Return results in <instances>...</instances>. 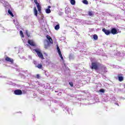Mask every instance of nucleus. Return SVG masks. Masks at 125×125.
Returning <instances> with one entry per match:
<instances>
[{"mask_svg":"<svg viewBox=\"0 0 125 125\" xmlns=\"http://www.w3.org/2000/svg\"><path fill=\"white\" fill-rule=\"evenodd\" d=\"M47 40L44 42V47L46 49L49 48L51 44L53 43V42H52V39L49 35L46 36Z\"/></svg>","mask_w":125,"mask_h":125,"instance_id":"nucleus-1","label":"nucleus"},{"mask_svg":"<svg viewBox=\"0 0 125 125\" xmlns=\"http://www.w3.org/2000/svg\"><path fill=\"white\" fill-rule=\"evenodd\" d=\"M100 66H101L100 63L98 62H92V64L90 67L92 69H94L95 70H98V67H100Z\"/></svg>","mask_w":125,"mask_h":125,"instance_id":"nucleus-2","label":"nucleus"},{"mask_svg":"<svg viewBox=\"0 0 125 125\" xmlns=\"http://www.w3.org/2000/svg\"><path fill=\"white\" fill-rule=\"evenodd\" d=\"M35 51L36 52L38 57L39 58H41V59H44L43 58V55H42V51L40 49H34Z\"/></svg>","mask_w":125,"mask_h":125,"instance_id":"nucleus-3","label":"nucleus"},{"mask_svg":"<svg viewBox=\"0 0 125 125\" xmlns=\"http://www.w3.org/2000/svg\"><path fill=\"white\" fill-rule=\"evenodd\" d=\"M0 2H1V3H2L3 5L5 7L6 10H7V9H8V8H9V4H8V2H7V1H5V0H0Z\"/></svg>","mask_w":125,"mask_h":125,"instance_id":"nucleus-4","label":"nucleus"},{"mask_svg":"<svg viewBox=\"0 0 125 125\" xmlns=\"http://www.w3.org/2000/svg\"><path fill=\"white\" fill-rule=\"evenodd\" d=\"M60 106L61 107H62L63 110L65 111V113H68L69 114H70V113L69 112V109H68V107L66 106V105H63V104L61 103Z\"/></svg>","mask_w":125,"mask_h":125,"instance_id":"nucleus-5","label":"nucleus"},{"mask_svg":"<svg viewBox=\"0 0 125 125\" xmlns=\"http://www.w3.org/2000/svg\"><path fill=\"white\" fill-rule=\"evenodd\" d=\"M14 94H15V95H22L23 92H22V90L20 89H16L14 90Z\"/></svg>","mask_w":125,"mask_h":125,"instance_id":"nucleus-6","label":"nucleus"},{"mask_svg":"<svg viewBox=\"0 0 125 125\" xmlns=\"http://www.w3.org/2000/svg\"><path fill=\"white\" fill-rule=\"evenodd\" d=\"M57 49L58 51V53L59 55H60V57H61L62 60H64V59L63 58V56H62V53H61V51L60 50V48H59V46L58 45H57Z\"/></svg>","mask_w":125,"mask_h":125,"instance_id":"nucleus-7","label":"nucleus"},{"mask_svg":"<svg viewBox=\"0 0 125 125\" xmlns=\"http://www.w3.org/2000/svg\"><path fill=\"white\" fill-rule=\"evenodd\" d=\"M101 68L102 72L104 73H107V68H106V66L104 65H101Z\"/></svg>","mask_w":125,"mask_h":125,"instance_id":"nucleus-8","label":"nucleus"},{"mask_svg":"<svg viewBox=\"0 0 125 125\" xmlns=\"http://www.w3.org/2000/svg\"><path fill=\"white\" fill-rule=\"evenodd\" d=\"M110 33H111L112 35H117V34H118V30H117L116 28H113L111 29Z\"/></svg>","mask_w":125,"mask_h":125,"instance_id":"nucleus-9","label":"nucleus"},{"mask_svg":"<svg viewBox=\"0 0 125 125\" xmlns=\"http://www.w3.org/2000/svg\"><path fill=\"white\" fill-rule=\"evenodd\" d=\"M102 31L104 33V34H105V35H106V36H109V34H111V31L106 29L105 28L103 29Z\"/></svg>","mask_w":125,"mask_h":125,"instance_id":"nucleus-10","label":"nucleus"},{"mask_svg":"<svg viewBox=\"0 0 125 125\" xmlns=\"http://www.w3.org/2000/svg\"><path fill=\"white\" fill-rule=\"evenodd\" d=\"M121 76H123V74H119L118 75V80L119 82H123L124 81V77Z\"/></svg>","mask_w":125,"mask_h":125,"instance_id":"nucleus-11","label":"nucleus"},{"mask_svg":"<svg viewBox=\"0 0 125 125\" xmlns=\"http://www.w3.org/2000/svg\"><path fill=\"white\" fill-rule=\"evenodd\" d=\"M28 42L31 46H36V43L33 42V40H28Z\"/></svg>","mask_w":125,"mask_h":125,"instance_id":"nucleus-12","label":"nucleus"},{"mask_svg":"<svg viewBox=\"0 0 125 125\" xmlns=\"http://www.w3.org/2000/svg\"><path fill=\"white\" fill-rule=\"evenodd\" d=\"M83 43H79L77 44V47L75 48H78V49H81V48H83Z\"/></svg>","mask_w":125,"mask_h":125,"instance_id":"nucleus-13","label":"nucleus"},{"mask_svg":"<svg viewBox=\"0 0 125 125\" xmlns=\"http://www.w3.org/2000/svg\"><path fill=\"white\" fill-rule=\"evenodd\" d=\"M5 60H6V61H7V62H10L11 64H13V59L10 58L8 57H7L5 58Z\"/></svg>","mask_w":125,"mask_h":125,"instance_id":"nucleus-14","label":"nucleus"},{"mask_svg":"<svg viewBox=\"0 0 125 125\" xmlns=\"http://www.w3.org/2000/svg\"><path fill=\"white\" fill-rule=\"evenodd\" d=\"M65 12L66 14H69V13L71 12V9H70V8H69L68 7H66L65 8Z\"/></svg>","mask_w":125,"mask_h":125,"instance_id":"nucleus-15","label":"nucleus"},{"mask_svg":"<svg viewBox=\"0 0 125 125\" xmlns=\"http://www.w3.org/2000/svg\"><path fill=\"white\" fill-rule=\"evenodd\" d=\"M34 15L38 17V10H37V8L36 7L34 8Z\"/></svg>","mask_w":125,"mask_h":125,"instance_id":"nucleus-16","label":"nucleus"},{"mask_svg":"<svg viewBox=\"0 0 125 125\" xmlns=\"http://www.w3.org/2000/svg\"><path fill=\"white\" fill-rule=\"evenodd\" d=\"M93 39H94V41H97L98 40V36L96 34H94L93 36Z\"/></svg>","mask_w":125,"mask_h":125,"instance_id":"nucleus-17","label":"nucleus"},{"mask_svg":"<svg viewBox=\"0 0 125 125\" xmlns=\"http://www.w3.org/2000/svg\"><path fill=\"white\" fill-rule=\"evenodd\" d=\"M35 67L36 68H38V69H42V65L39 63L38 65H36Z\"/></svg>","mask_w":125,"mask_h":125,"instance_id":"nucleus-18","label":"nucleus"},{"mask_svg":"<svg viewBox=\"0 0 125 125\" xmlns=\"http://www.w3.org/2000/svg\"><path fill=\"white\" fill-rule=\"evenodd\" d=\"M8 13H9V14L10 15H11V16H12V17H13L14 16L13 15V13H12V12H11V11H10V9H8Z\"/></svg>","mask_w":125,"mask_h":125,"instance_id":"nucleus-19","label":"nucleus"},{"mask_svg":"<svg viewBox=\"0 0 125 125\" xmlns=\"http://www.w3.org/2000/svg\"><path fill=\"white\" fill-rule=\"evenodd\" d=\"M59 29H60V26L59 25V24H57L55 26V30H56L57 31H58V30H59Z\"/></svg>","mask_w":125,"mask_h":125,"instance_id":"nucleus-20","label":"nucleus"},{"mask_svg":"<svg viewBox=\"0 0 125 125\" xmlns=\"http://www.w3.org/2000/svg\"><path fill=\"white\" fill-rule=\"evenodd\" d=\"M70 3L72 5L76 4V1L75 0H70Z\"/></svg>","mask_w":125,"mask_h":125,"instance_id":"nucleus-21","label":"nucleus"},{"mask_svg":"<svg viewBox=\"0 0 125 125\" xmlns=\"http://www.w3.org/2000/svg\"><path fill=\"white\" fill-rule=\"evenodd\" d=\"M45 12L48 14L51 12V10H50V9H46Z\"/></svg>","mask_w":125,"mask_h":125,"instance_id":"nucleus-22","label":"nucleus"},{"mask_svg":"<svg viewBox=\"0 0 125 125\" xmlns=\"http://www.w3.org/2000/svg\"><path fill=\"white\" fill-rule=\"evenodd\" d=\"M37 5V7L38 8V11L41 12V6H40V4H38Z\"/></svg>","mask_w":125,"mask_h":125,"instance_id":"nucleus-23","label":"nucleus"},{"mask_svg":"<svg viewBox=\"0 0 125 125\" xmlns=\"http://www.w3.org/2000/svg\"><path fill=\"white\" fill-rule=\"evenodd\" d=\"M13 22L14 24L16 25V26H18L19 22H18V21H15V20H13Z\"/></svg>","mask_w":125,"mask_h":125,"instance_id":"nucleus-24","label":"nucleus"},{"mask_svg":"<svg viewBox=\"0 0 125 125\" xmlns=\"http://www.w3.org/2000/svg\"><path fill=\"white\" fill-rule=\"evenodd\" d=\"M74 55L70 54L69 55V59L70 60H73V59H74Z\"/></svg>","mask_w":125,"mask_h":125,"instance_id":"nucleus-25","label":"nucleus"},{"mask_svg":"<svg viewBox=\"0 0 125 125\" xmlns=\"http://www.w3.org/2000/svg\"><path fill=\"white\" fill-rule=\"evenodd\" d=\"M83 2L84 3V4H88V1H87V0H83Z\"/></svg>","mask_w":125,"mask_h":125,"instance_id":"nucleus-26","label":"nucleus"},{"mask_svg":"<svg viewBox=\"0 0 125 125\" xmlns=\"http://www.w3.org/2000/svg\"><path fill=\"white\" fill-rule=\"evenodd\" d=\"M20 35H21V37L22 38H24V34H23V31H22V30H21L20 31Z\"/></svg>","mask_w":125,"mask_h":125,"instance_id":"nucleus-27","label":"nucleus"},{"mask_svg":"<svg viewBox=\"0 0 125 125\" xmlns=\"http://www.w3.org/2000/svg\"><path fill=\"white\" fill-rule=\"evenodd\" d=\"M88 15L89 16H92V15H93V12H92V11L88 12Z\"/></svg>","mask_w":125,"mask_h":125,"instance_id":"nucleus-28","label":"nucleus"},{"mask_svg":"<svg viewBox=\"0 0 125 125\" xmlns=\"http://www.w3.org/2000/svg\"><path fill=\"white\" fill-rule=\"evenodd\" d=\"M26 60H28V61H30V60H32V56H28V59H26Z\"/></svg>","mask_w":125,"mask_h":125,"instance_id":"nucleus-29","label":"nucleus"},{"mask_svg":"<svg viewBox=\"0 0 125 125\" xmlns=\"http://www.w3.org/2000/svg\"><path fill=\"white\" fill-rule=\"evenodd\" d=\"M23 19L25 20H27V19H29V16H25L24 17Z\"/></svg>","mask_w":125,"mask_h":125,"instance_id":"nucleus-30","label":"nucleus"},{"mask_svg":"<svg viewBox=\"0 0 125 125\" xmlns=\"http://www.w3.org/2000/svg\"><path fill=\"white\" fill-rule=\"evenodd\" d=\"M69 85H70V86L73 87V86H74V83H73V82H69Z\"/></svg>","mask_w":125,"mask_h":125,"instance_id":"nucleus-31","label":"nucleus"},{"mask_svg":"<svg viewBox=\"0 0 125 125\" xmlns=\"http://www.w3.org/2000/svg\"><path fill=\"white\" fill-rule=\"evenodd\" d=\"M33 63H34V64L35 65V66H37V65L38 64V62H37V61L34 60L33 61Z\"/></svg>","mask_w":125,"mask_h":125,"instance_id":"nucleus-32","label":"nucleus"},{"mask_svg":"<svg viewBox=\"0 0 125 125\" xmlns=\"http://www.w3.org/2000/svg\"><path fill=\"white\" fill-rule=\"evenodd\" d=\"M26 36H27V37H30V34H29V33L28 32V31H26Z\"/></svg>","mask_w":125,"mask_h":125,"instance_id":"nucleus-33","label":"nucleus"},{"mask_svg":"<svg viewBox=\"0 0 125 125\" xmlns=\"http://www.w3.org/2000/svg\"><path fill=\"white\" fill-rule=\"evenodd\" d=\"M53 102H54V103H59V102H58V101L55 100H53Z\"/></svg>","mask_w":125,"mask_h":125,"instance_id":"nucleus-34","label":"nucleus"},{"mask_svg":"<svg viewBox=\"0 0 125 125\" xmlns=\"http://www.w3.org/2000/svg\"><path fill=\"white\" fill-rule=\"evenodd\" d=\"M34 2L36 3V5H38V4H39V3L38 2L37 0H34Z\"/></svg>","mask_w":125,"mask_h":125,"instance_id":"nucleus-35","label":"nucleus"},{"mask_svg":"<svg viewBox=\"0 0 125 125\" xmlns=\"http://www.w3.org/2000/svg\"><path fill=\"white\" fill-rule=\"evenodd\" d=\"M100 92L104 93V89H100Z\"/></svg>","mask_w":125,"mask_h":125,"instance_id":"nucleus-36","label":"nucleus"},{"mask_svg":"<svg viewBox=\"0 0 125 125\" xmlns=\"http://www.w3.org/2000/svg\"><path fill=\"white\" fill-rule=\"evenodd\" d=\"M36 77H37V79H40V75L37 74V75H36Z\"/></svg>","mask_w":125,"mask_h":125,"instance_id":"nucleus-37","label":"nucleus"},{"mask_svg":"<svg viewBox=\"0 0 125 125\" xmlns=\"http://www.w3.org/2000/svg\"><path fill=\"white\" fill-rule=\"evenodd\" d=\"M59 15H63V12H60L59 13Z\"/></svg>","mask_w":125,"mask_h":125,"instance_id":"nucleus-38","label":"nucleus"},{"mask_svg":"<svg viewBox=\"0 0 125 125\" xmlns=\"http://www.w3.org/2000/svg\"><path fill=\"white\" fill-rule=\"evenodd\" d=\"M20 49H21V50L22 51L23 49H22L21 48H19V53H20Z\"/></svg>","mask_w":125,"mask_h":125,"instance_id":"nucleus-39","label":"nucleus"},{"mask_svg":"<svg viewBox=\"0 0 125 125\" xmlns=\"http://www.w3.org/2000/svg\"><path fill=\"white\" fill-rule=\"evenodd\" d=\"M51 8V6H48V9H49V8Z\"/></svg>","mask_w":125,"mask_h":125,"instance_id":"nucleus-40","label":"nucleus"},{"mask_svg":"<svg viewBox=\"0 0 125 125\" xmlns=\"http://www.w3.org/2000/svg\"><path fill=\"white\" fill-rule=\"evenodd\" d=\"M41 20H42V21L43 20V17L42 16V17H41Z\"/></svg>","mask_w":125,"mask_h":125,"instance_id":"nucleus-41","label":"nucleus"},{"mask_svg":"<svg viewBox=\"0 0 125 125\" xmlns=\"http://www.w3.org/2000/svg\"><path fill=\"white\" fill-rule=\"evenodd\" d=\"M1 77L2 78V79H4V78H5V76H1Z\"/></svg>","mask_w":125,"mask_h":125,"instance_id":"nucleus-42","label":"nucleus"},{"mask_svg":"<svg viewBox=\"0 0 125 125\" xmlns=\"http://www.w3.org/2000/svg\"><path fill=\"white\" fill-rule=\"evenodd\" d=\"M115 104H116V105H118L119 106V103H115Z\"/></svg>","mask_w":125,"mask_h":125,"instance_id":"nucleus-43","label":"nucleus"},{"mask_svg":"<svg viewBox=\"0 0 125 125\" xmlns=\"http://www.w3.org/2000/svg\"><path fill=\"white\" fill-rule=\"evenodd\" d=\"M24 58H25L24 57H21V59H24Z\"/></svg>","mask_w":125,"mask_h":125,"instance_id":"nucleus-44","label":"nucleus"},{"mask_svg":"<svg viewBox=\"0 0 125 125\" xmlns=\"http://www.w3.org/2000/svg\"><path fill=\"white\" fill-rule=\"evenodd\" d=\"M124 87H125V85H124Z\"/></svg>","mask_w":125,"mask_h":125,"instance_id":"nucleus-45","label":"nucleus"},{"mask_svg":"<svg viewBox=\"0 0 125 125\" xmlns=\"http://www.w3.org/2000/svg\"><path fill=\"white\" fill-rule=\"evenodd\" d=\"M110 47H112V46H110Z\"/></svg>","mask_w":125,"mask_h":125,"instance_id":"nucleus-46","label":"nucleus"},{"mask_svg":"<svg viewBox=\"0 0 125 125\" xmlns=\"http://www.w3.org/2000/svg\"><path fill=\"white\" fill-rule=\"evenodd\" d=\"M122 10H124L123 9H122Z\"/></svg>","mask_w":125,"mask_h":125,"instance_id":"nucleus-47","label":"nucleus"},{"mask_svg":"<svg viewBox=\"0 0 125 125\" xmlns=\"http://www.w3.org/2000/svg\"><path fill=\"white\" fill-rule=\"evenodd\" d=\"M125 11V10H124Z\"/></svg>","mask_w":125,"mask_h":125,"instance_id":"nucleus-48","label":"nucleus"}]
</instances>
